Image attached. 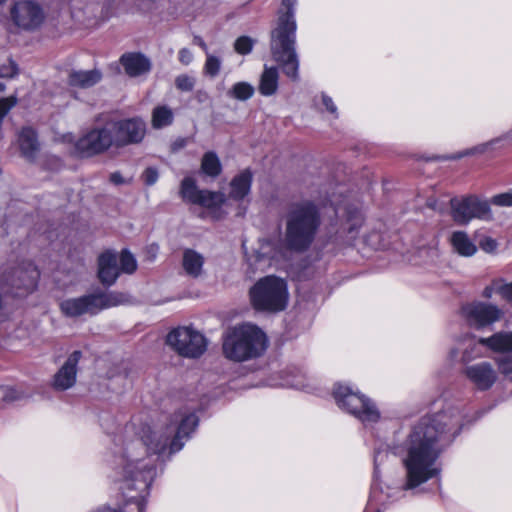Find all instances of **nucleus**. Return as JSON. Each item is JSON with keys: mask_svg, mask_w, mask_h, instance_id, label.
Segmentation results:
<instances>
[{"mask_svg": "<svg viewBox=\"0 0 512 512\" xmlns=\"http://www.w3.org/2000/svg\"><path fill=\"white\" fill-rule=\"evenodd\" d=\"M198 426L195 414L179 412L174 415L173 421L165 431L143 426L140 439L130 441L124 453L118 458L119 478L122 483L120 489L125 491L136 490L140 494L148 493L154 477L156 466L148 455H160L167 448L170 453L182 449L183 439H187ZM138 512L145 511L143 496L136 500Z\"/></svg>", "mask_w": 512, "mask_h": 512, "instance_id": "1", "label": "nucleus"}, {"mask_svg": "<svg viewBox=\"0 0 512 512\" xmlns=\"http://www.w3.org/2000/svg\"><path fill=\"white\" fill-rule=\"evenodd\" d=\"M459 408L447 406L440 412L422 417L402 444V462L406 470L405 489H413L440 474L437 460L462 428Z\"/></svg>", "mask_w": 512, "mask_h": 512, "instance_id": "2", "label": "nucleus"}, {"mask_svg": "<svg viewBox=\"0 0 512 512\" xmlns=\"http://www.w3.org/2000/svg\"><path fill=\"white\" fill-rule=\"evenodd\" d=\"M297 0H282L276 27L271 31L270 48L273 59L292 81L299 80V59L296 52L295 5Z\"/></svg>", "mask_w": 512, "mask_h": 512, "instance_id": "3", "label": "nucleus"}, {"mask_svg": "<svg viewBox=\"0 0 512 512\" xmlns=\"http://www.w3.org/2000/svg\"><path fill=\"white\" fill-rule=\"evenodd\" d=\"M321 225L319 207L311 200L290 203L285 214L284 245L294 252H304L312 245Z\"/></svg>", "mask_w": 512, "mask_h": 512, "instance_id": "4", "label": "nucleus"}, {"mask_svg": "<svg viewBox=\"0 0 512 512\" xmlns=\"http://www.w3.org/2000/svg\"><path fill=\"white\" fill-rule=\"evenodd\" d=\"M222 347L227 359L244 362L260 357L268 347V339L256 325L243 323L227 330Z\"/></svg>", "mask_w": 512, "mask_h": 512, "instance_id": "5", "label": "nucleus"}, {"mask_svg": "<svg viewBox=\"0 0 512 512\" xmlns=\"http://www.w3.org/2000/svg\"><path fill=\"white\" fill-rule=\"evenodd\" d=\"M249 296L255 310L280 312L288 303L287 284L276 276H265L251 287Z\"/></svg>", "mask_w": 512, "mask_h": 512, "instance_id": "6", "label": "nucleus"}, {"mask_svg": "<svg viewBox=\"0 0 512 512\" xmlns=\"http://www.w3.org/2000/svg\"><path fill=\"white\" fill-rule=\"evenodd\" d=\"M127 295L121 292H95L77 298H69L60 303L61 312L70 318L84 314L96 315L100 311L125 304Z\"/></svg>", "mask_w": 512, "mask_h": 512, "instance_id": "7", "label": "nucleus"}, {"mask_svg": "<svg viewBox=\"0 0 512 512\" xmlns=\"http://www.w3.org/2000/svg\"><path fill=\"white\" fill-rule=\"evenodd\" d=\"M333 396L341 409L355 416L364 425L374 424L380 419V412L375 404L347 385L336 384Z\"/></svg>", "mask_w": 512, "mask_h": 512, "instance_id": "8", "label": "nucleus"}, {"mask_svg": "<svg viewBox=\"0 0 512 512\" xmlns=\"http://www.w3.org/2000/svg\"><path fill=\"white\" fill-rule=\"evenodd\" d=\"M113 127L110 121L103 125L90 129L80 137L75 145L73 153L81 158H88L102 154L111 147L116 148Z\"/></svg>", "mask_w": 512, "mask_h": 512, "instance_id": "9", "label": "nucleus"}, {"mask_svg": "<svg viewBox=\"0 0 512 512\" xmlns=\"http://www.w3.org/2000/svg\"><path fill=\"white\" fill-rule=\"evenodd\" d=\"M167 344L179 355L188 358L200 357L207 348L206 338L190 327H178L167 336Z\"/></svg>", "mask_w": 512, "mask_h": 512, "instance_id": "10", "label": "nucleus"}, {"mask_svg": "<svg viewBox=\"0 0 512 512\" xmlns=\"http://www.w3.org/2000/svg\"><path fill=\"white\" fill-rule=\"evenodd\" d=\"M451 215L453 220L461 225L468 224L472 219L491 220L492 212L490 204L475 195H469L450 200Z\"/></svg>", "mask_w": 512, "mask_h": 512, "instance_id": "11", "label": "nucleus"}, {"mask_svg": "<svg viewBox=\"0 0 512 512\" xmlns=\"http://www.w3.org/2000/svg\"><path fill=\"white\" fill-rule=\"evenodd\" d=\"M12 23L20 30L32 32L39 29L45 20V12L40 4L32 0L14 3L10 9Z\"/></svg>", "mask_w": 512, "mask_h": 512, "instance_id": "12", "label": "nucleus"}, {"mask_svg": "<svg viewBox=\"0 0 512 512\" xmlns=\"http://www.w3.org/2000/svg\"><path fill=\"white\" fill-rule=\"evenodd\" d=\"M460 315L469 326L481 329L499 321L504 312L494 304L475 301L464 304Z\"/></svg>", "mask_w": 512, "mask_h": 512, "instance_id": "13", "label": "nucleus"}, {"mask_svg": "<svg viewBox=\"0 0 512 512\" xmlns=\"http://www.w3.org/2000/svg\"><path fill=\"white\" fill-rule=\"evenodd\" d=\"M39 271L30 261L23 262L18 267L13 268L5 276V281L14 291L15 296H24L31 293L37 287Z\"/></svg>", "mask_w": 512, "mask_h": 512, "instance_id": "14", "label": "nucleus"}, {"mask_svg": "<svg viewBox=\"0 0 512 512\" xmlns=\"http://www.w3.org/2000/svg\"><path fill=\"white\" fill-rule=\"evenodd\" d=\"M180 195L184 201L209 209L220 207L226 201V196L221 192L199 189L192 177H185L182 180Z\"/></svg>", "mask_w": 512, "mask_h": 512, "instance_id": "15", "label": "nucleus"}, {"mask_svg": "<svg viewBox=\"0 0 512 512\" xmlns=\"http://www.w3.org/2000/svg\"><path fill=\"white\" fill-rule=\"evenodd\" d=\"M113 127L116 148L140 143L146 134V123L139 117L110 121Z\"/></svg>", "mask_w": 512, "mask_h": 512, "instance_id": "16", "label": "nucleus"}, {"mask_svg": "<svg viewBox=\"0 0 512 512\" xmlns=\"http://www.w3.org/2000/svg\"><path fill=\"white\" fill-rule=\"evenodd\" d=\"M463 373L480 391L489 390L498 379L497 372L493 365L487 361L466 366Z\"/></svg>", "mask_w": 512, "mask_h": 512, "instance_id": "17", "label": "nucleus"}, {"mask_svg": "<svg viewBox=\"0 0 512 512\" xmlns=\"http://www.w3.org/2000/svg\"><path fill=\"white\" fill-rule=\"evenodd\" d=\"M82 357L79 350L74 351L57 371L53 378V387L64 391L71 388L76 382L77 365Z\"/></svg>", "mask_w": 512, "mask_h": 512, "instance_id": "18", "label": "nucleus"}, {"mask_svg": "<svg viewBox=\"0 0 512 512\" xmlns=\"http://www.w3.org/2000/svg\"><path fill=\"white\" fill-rule=\"evenodd\" d=\"M120 269L117 264V255L107 251L98 258V277L105 286L113 285L119 277Z\"/></svg>", "mask_w": 512, "mask_h": 512, "instance_id": "19", "label": "nucleus"}, {"mask_svg": "<svg viewBox=\"0 0 512 512\" xmlns=\"http://www.w3.org/2000/svg\"><path fill=\"white\" fill-rule=\"evenodd\" d=\"M253 173L250 169H244L235 175L230 182L229 198L235 201L243 200L251 190Z\"/></svg>", "mask_w": 512, "mask_h": 512, "instance_id": "20", "label": "nucleus"}, {"mask_svg": "<svg viewBox=\"0 0 512 512\" xmlns=\"http://www.w3.org/2000/svg\"><path fill=\"white\" fill-rule=\"evenodd\" d=\"M102 79V73L98 69L72 71L68 75V85L73 88L88 89Z\"/></svg>", "mask_w": 512, "mask_h": 512, "instance_id": "21", "label": "nucleus"}, {"mask_svg": "<svg viewBox=\"0 0 512 512\" xmlns=\"http://www.w3.org/2000/svg\"><path fill=\"white\" fill-rule=\"evenodd\" d=\"M120 61L125 72L131 77L139 76L150 70L149 60L139 53L124 54Z\"/></svg>", "mask_w": 512, "mask_h": 512, "instance_id": "22", "label": "nucleus"}, {"mask_svg": "<svg viewBox=\"0 0 512 512\" xmlns=\"http://www.w3.org/2000/svg\"><path fill=\"white\" fill-rule=\"evenodd\" d=\"M21 154L28 160H34L40 149L36 132L29 127L23 128L18 136Z\"/></svg>", "mask_w": 512, "mask_h": 512, "instance_id": "23", "label": "nucleus"}, {"mask_svg": "<svg viewBox=\"0 0 512 512\" xmlns=\"http://www.w3.org/2000/svg\"><path fill=\"white\" fill-rule=\"evenodd\" d=\"M459 345L462 350V363H468L484 356L483 347H485V344L482 342V338L468 335L459 343Z\"/></svg>", "mask_w": 512, "mask_h": 512, "instance_id": "24", "label": "nucleus"}, {"mask_svg": "<svg viewBox=\"0 0 512 512\" xmlns=\"http://www.w3.org/2000/svg\"><path fill=\"white\" fill-rule=\"evenodd\" d=\"M449 242L453 251L462 257H471L477 252L476 244L465 231H454Z\"/></svg>", "mask_w": 512, "mask_h": 512, "instance_id": "25", "label": "nucleus"}, {"mask_svg": "<svg viewBox=\"0 0 512 512\" xmlns=\"http://www.w3.org/2000/svg\"><path fill=\"white\" fill-rule=\"evenodd\" d=\"M485 347L495 353L509 354L512 352V332H497L482 338Z\"/></svg>", "mask_w": 512, "mask_h": 512, "instance_id": "26", "label": "nucleus"}, {"mask_svg": "<svg viewBox=\"0 0 512 512\" xmlns=\"http://www.w3.org/2000/svg\"><path fill=\"white\" fill-rule=\"evenodd\" d=\"M204 261L203 255L193 249L183 252L182 267L190 277L197 278L202 274Z\"/></svg>", "mask_w": 512, "mask_h": 512, "instance_id": "27", "label": "nucleus"}, {"mask_svg": "<svg viewBox=\"0 0 512 512\" xmlns=\"http://www.w3.org/2000/svg\"><path fill=\"white\" fill-rule=\"evenodd\" d=\"M278 80V69L264 66L258 85L259 93L266 97L274 95L278 90Z\"/></svg>", "mask_w": 512, "mask_h": 512, "instance_id": "28", "label": "nucleus"}, {"mask_svg": "<svg viewBox=\"0 0 512 512\" xmlns=\"http://www.w3.org/2000/svg\"><path fill=\"white\" fill-rule=\"evenodd\" d=\"M174 114L167 105L156 106L151 115V124L154 129H161L173 123Z\"/></svg>", "mask_w": 512, "mask_h": 512, "instance_id": "29", "label": "nucleus"}, {"mask_svg": "<svg viewBox=\"0 0 512 512\" xmlns=\"http://www.w3.org/2000/svg\"><path fill=\"white\" fill-rule=\"evenodd\" d=\"M201 172L211 178H216L222 173V164L214 151L204 153L201 160Z\"/></svg>", "mask_w": 512, "mask_h": 512, "instance_id": "30", "label": "nucleus"}, {"mask_svg": "<svg viewBox=\"0 0 512 512\" xmlns=\"http://www.w3.org/2000/svg\"><path fill=\"white\" fill-rule=\"evenodd\" d=\"M345 211L346 223L344 229L349 235H351V238H355L363 224L362 213L356 207L351 206H348Z\"/></svg>", "mask_w": 512, "mask_h": 512, "instance_id": "31", "label": "nucleus"}, {"mask_svg": "<svg viewBox=\"0 0 512 512\" xmlns=\"http://www.w3.org/2000/svg\"><path fill=\"white\" fill-rule=\"evenodd\" d=\"M254 92L255 89L250 83L237 82L232 86L228 95L234 99L246 101L253 96Z\"/></svg>", "mask_w": 512, "mask_h": 512, "instance_id": "32", "label": "nucleus"}, {"mask_svg": "<svg viewBox=\"0 0 512 512\" xmlns=\"http://www.w3.org/2000/svg\"><path fill=\"white\" fill-rule=\"evenodd\" d=\"M221 67L222 61L219 57L211 53L206 54V60L203 66L204 75L210 78H215L219 75Z\"/></svg>", "mask_w": 512, "mask_h": 512, "instance_id": "33", "label": "nucleus"}, {"mask_svg": "<svg viewBox=\"0 0 512 512\" xmlns=\"http://www.w3.org/2000/svg\"><path fill=\"white\" fill-rule=\"evenodd\" d=\"M120 271L126 274H132L137 269L135 257L128 251L122 250L120 254Z\"/></svg>", "mask_w": 512, "mask_h": 512, "instance_id": "34", "label": "nucleus"}, {"mask_svg": "<svg viewBox=\"0 0 512 512\" xmlns=\"http://www.w3.org/2000/svg\"><path fill=\"white\" fill-rule=\"evenodd\" d=\"M494 360L499 372L503 376L512 380V354H504L502 356L496 357Z\"/></svg>", "mask_w": 512, "mask_h": 512, "instance_id": "35", "label": "nucleus"}, {"mask_svg": "<svg viewBox=\"0 0 512 512\" xmlns=\"http://www.w3.org/2000/svg\"><path fill=\"white\" fill-rule=\"evenodd\" d=\"M502 285V278H496L492 280L491 283L484 288L482 296L486 299H490L493 297L494 294L497 293L502 297Z\"/></svg>", "mask_w": 512, "mask_h": 512, "instance_id": "36", "label": "nucleus"}, {"mask_svg": "<svg viewBox=\"0 0 512 512\" xmlns=\"http://www.w3.org/2000/svg\"><path fill=\"white\" fill-rule=\"evenodd\" d=\"M253 47V42L251 38L247 36L239 37L234 44V48L237 53L245 55L251 52Z\"/></svg>", "mask_w": 512, "mask_h": 512, "instance_id": "37", "label": "nucleus"}, {"mask_svg": "<svg viewBox=\"0 0 512 512\" xmlns=\"http://www.w3.org/2000/svg\"><path fill=\"white\" fill-rule=\"evenodd\" d=\"M177 89L185 92L192 91L195 85V79L188 75H179L175 80Z\"/></svg>", "mask_w": 512, "mask_h": 512, "instance_id": "38", "label": "nucleus"}, {"mask_svg": "<svg viewBox=\"0 0 512 512\" xmlns=\"http://www.w3.org/2000/svg\"><path fill=\"white\" fill-rule=\"evenodd\" d=\"M280 256V251H271V243L265 242L261 245L260 251H259V259L260 258H269L271 260H276Z\"/></svg>", "mask_w": 512, "mask_h": 512, "instance_id": "39", "label": "nucleus"}, {"mask_svg": "<svg viewBox=\"0 0 512 512\" xmlns=\"http://www.w3.org/2000/svg\"><path fill=\"white\" fill-rule=\"evenodd\" d=\"M492 203L497 206L511 207L512 206V192L501 193L492 198Z\"/></svg>", "mask_w": 512, "mask_h": 512, "instance_id": "40", "label": "nucleus"}, {"mask_svg": "<svg viewBox=\"0 0 512 512\" xmlns=\"http://www.w3.org/2000/svg\"><path fill=\"white\" fill-rule=\"evenodd\" d=\"M17 65L13 61L0 66V78H10L17 74Z\"/></svg>", "mask_w": 512, "mask_h": 512, "instance_id": "41", "label": "nucleus"}, {"mask_svg": "<svg viewBox=\"0 0 512 512\" xmlns=\"http://www.w3.org/2000/svg\"><path fill=\"white\" fill-rule=\"evenodd\" d=\"M142 177H143L144 183L148 186H151L157 182L159 174H158V171L156 168L148 167L143 172Z\"/></svg>", "mask_w": 512, "mask_h": 512, "instance_id": "42", "label": "nucleus"}, {"mask_svg": "<svg viewBox=\"0 0 512 512\" xmlns=\"http://www.w3.org/2000/svg\"><path fill=\"white\" fill-rule=\"evenodd\" d=\"M322 103L330 113L334 114L337 117V115H338L337 107L334 104L331 97H329L328 95L323 93L322 94Z\"/></svg>", "mask_w": 512, "mask_h": 512, "instance_id": "43", "label": "nucleus"}, {"mask_svg": "<svg viewBox=\"0 0 512 512\" xmlns=\"http://www.w3.org/2000/svg\"><path fill=\"white\" fill-rule=\"evenodd\" d=\"M502 298L507 302L512 303V281L510 283H506L503 280Z\"/></svg>", "mask_w": 512, "mask_h": 512, "instance_id": "44", "label": "nucleus"}, {"mask_svg": "<svg viewBox=\"0 0 512 512\" xmlns=\"http://www.w3.org/2000/svg\"><path fill=\"white\" fill-rule=\"evenodd\" d=\"M480 246L484 251L492 252L496 249L497 243L492 238H485L483 241H481Z\"/></svg>", "mask_w": 512, "mask_h": 512, "instance_id": "45", "label": "nucleus"}, {"mask_svg": "<svg viewBox=\"0 0 512 512\" xmlns=\"http://www.w3.org/2000/svg\"><path fill=\"white\" fill-rule=\"evenodd\" d=\"M4 287L0 286V322L4 321L8 317V308L6 303L3 300L2 291Z\"/></svg>", "mask_w": 512, "mask_h": 512, "instance_id": "46", "label": "nucleus"}, {"mask_svg": "<svg viewBox=\"0 0 512 512\" xmlns=\"http://www.w3.org/2000/svg\"><path fill=\"white\" fill-rule=\"evenodd\" d=\"M192 58L193 56L188 49L183 48L179 51V60L181 63L188 65L192 61Z\"/></svg>", "mask_w": 512, "mask_h": 512, "instance_id": "47", "label": "nucleus"}, {"mask_svg": "<svg viewBox=\"0 0 512 512\" xmlns=\"http://www.w3.org/2000/svg\"><path fill=\"white\" fill-rule=\"evenodd\" d=\"M187 140L185 138H179L172 144V151L176 152L186 146Z\"/></svg>", "mask_w": 512, "mask_h": 512, "instance_id": "48", "label": "nucleus"}, {"mask_svg": "<svg viewBox=\"0 0 512 512\" xmlns=\"http://www.w3.org/2000/svg\"><path fill=\"white\" fill-rule=\"evenodd\" d=\"M193 42L194 44L198 45L205 52V54L209 53L208 47L201 37L195 36Z\"/></svg>", "mask_w": 512, "mask_h": 512, "instance_id": "49", "label": "nucleus"}, {"mask_svg": "<svg viewBox=\"0 0 512 512\" xmlns=\"http://www.w3.org/2000/svg\"><path fill=\"white\" fill-rule=\"evenodd\" d=\"M110 180L112 183L118 185L124 182L122 175L119 172H114L110 176Z\"/></svg>", "mask_w": 512, "mask_h": 512, "instance_id": "50", "label": "nucleus"}, {"mask_svg": "<svg viewBox=\"0 0 512 512\" xmlns=\"http://www.w3.org/2000/svg\"><path fill=\"white\" fill-rule=\"evenodd\" d=\"M381 453L380 452H377L374 456V464H375V467H377L378 465V461H379V457H380Z\"/></svg>", "mask_w": 512, "mask_h": 512, "instance_id": "51", "label": "nucleus"}, {"mask_svg": "<svg viewBox=\"0 0 512 512\" xmlns=\"http://www.w3.org/2000/svg\"><path fill=\"white\" fill-rule=\"evenodd\" d=\"M150 249L153 251V253H156V252H157V250H158V246H156V245H152V246L150 247Z\"/></svg>", "mask_w": 512, "mask_h": 512, "instance_id": "52", "label": "nucleus"}, {"mask_svg": "<svg viewBox=\"0 0 512 512\" xmlns=\"http://www.w3.org/2000/svg\"><path fill=\"white\" fill-rule=\"evenodd\" d=\"M4 89H5V85L0 82V92L4 91Z\"/></svg>", "mask_w": 512, "mask_h": 512, "instance_id": "53", "label": "nucleus"}, {"mask_svg": "<svg viewBox=\"0 0 512 512\" xmlns=\"http://www.w3.org/2000/svg\"><path fill=\"white\" fill-rule=\"evenodd\" d=\"M6 0H0V4H2L3 2H5Z\"/></svg>", "mask_w": 512, "mask_h": 512, "instance_id": "54", "label": "nucleus"}]
</instances>
